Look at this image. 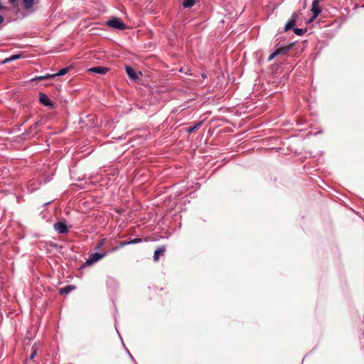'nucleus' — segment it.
Instances as JSON below:
<instances>
[{
  "mask_svg": "<svg viewBox=\"0 0 364 364\" xmlns=\"http://www.w3.org/2000/svg\"><path fill=\"white\" fill-rule=\"evenodd\" d=\"M107 25L109 27L114 28L118 30H124L127 26L122 21L117 17H112L107 21Z\"/></svg>",
  "mask_w": 364,
  "mask_h": 364,
  "instance_id": "nucleus-1",
  "label": "nucleus"
},
{
  "mask_svg": "<svg viewBox=\"0 0 364 364\" xmlns=\"http://www.w3.org/2000/svg\"><path fill=\"white\" fill-rule=\"evenodd\" d=\"M108 252H109L107 251V252H105L103 253H99V252L92 253L89 257V258L87 259L86 263L88 264H94L95 262H96L99 261L100 259H102L103 257H105L108 254Z\"/></svg>",
  "mask_w": 364,
  "mask_h": 364,
  "instance_id": "nucleus-2",
  "label": "nucleus"
},
{
  "mask_svg": "<svg viewBox=\"0 0 364 364\" xmlns=\"http://www.w3.org/2000/svg\"><path fill=\"white\" fill-rule=\"evenodd\" d=\"M311 11L313 16L309 21H313L321 13V9L319 6L318 0H314L311 4Z\"/></svg>",
  "mask_w": 364,
  "mask_h": 364,
  "instance_id": "nucleus-3",
  "label": "nucleus"
},
{
  "mask_svg": "<svg viewBox=\"0 0 364 364\" xmlns=\"http://www.w3.org/2000/svg\"><path fill=\"white\" fill-rule=\"evenodd\" d=\"M298 17L299 13L297 12H295L291 15V18L289 20V21L286 23L284 26V31H287L294 26Z\"/></svg>",
  "mask_w": 364,
  "mask_h": 364,
  "instance_id": "nucleus-4",
  "label": "nucleus"
},
{
  "mask_svg": "<svg viewBox=\"0 0 364 364\" xmlns=\"http://www.w3.org/2000/svg\"><path fill=\"white\" fill-rule=\"evenodd\" d=\"M54 229L60 234H65L68 232L67 225L63 222H58L54 224Z\"/></svg>",
  "mask_w": 364,
  "mask_h": 364,
  "instance_id": "nucleus-5",
  "label": "nucleus"
},
{
  "mask_svg": "<svg viewBox=\"0 0 364 364\" xmlns=\"http://www.w3.org/2000/svg\"><path fill=\"white\" fill-rule=\"evenodd\" d=\"M34 4V0H22V7L29 13L33 11Z\"/></svg>",
  "mask_w": 364,
  "mask_h": 364,
  "instance_id": "nucleus-6",
  "label": "nucleus"
},
{
  "mask_svg": "<svg viewBox=\"0 0 364 364\" xmlns=\"http://www.w3.org/2000/svg\"><path fill=\"white\" fill-rule=\"evenodd\" d=\"M108 70H109L108 68L102 67V66L91 68L88 70V71L90 73H95L101 74V75L106 74Z\"/></svg>",
  "mask_w": 364,
  "mask_h": 364,
  "instance_id": "nucleus-7",
  "label": "nucleus"
},
{
  "mask_svg": "<svg viewBox=\"0 0 364 364\" xmlns=\"http://www.w3.org/2000/svg\"><path fill=\"white\" fill-rule=\"evenodd\" d=\"M125 70H126V73L127 74V75L129 76V77L132 80H136L138 79V75L136 72V70L131 66H126L125 68Z\"/></svg>",
  "mask_w": 364,
  "mask_h": 364,
  "instance_id": "nucleus-8",
  "label": "nucleus"
},
{
  "mask_svg": "<svg viewBox=\"0 0 364 364\" xmlns=\"http://www.w3.org/2000/svg\"><path fill=\"white\" fill-rule=\"evenodd\" d=\"M165 251H166L165 246H160V247H157V249L154 251V260L155 262H158L160 256H162L164 254Z\"/></svg>",
  "mask_w": 364,
  "mask_h": 364,
  "instance_id": "nucleus-9",
  "label": "nucleus"
},
{
  "mask_svg": "<svg viewBox=\"0 0 364 364\" xmlns=\"http://www.w3.org/2000/svg\"><path fill=\"white\" fill-rule=\"evenodd\" d=\"M39 101L42 105L45 106H53V103L46 94L40 95Z\"/></svg>",
  "mask_w": 364,
  "mask_h": 364,
  "instance_id": "nucleus-10",
  "label": "nucleus"
},
{
  "mask_svg": "<svg viewBox=\"0 0 364 364\" xmlns=\"http://www.w3.org/2000/svg\"><path fill=\"white\" fill-rule=\"evenodd\" d=\"M203 123V121H200V122L195 123V124L193 126L188 127L186 129V132L190 134L193 133L196 130L198 129L202 126Z\"/></svg>",
  "mask_w": 364,
  "mask_h": 364,
  "instance_id": "nucleus-11",
  "label": "nucleus"
},
{
  "mask_svg": "<svg viewBox=\"0 0 364 364\" xmlns=\"http://www.w3.org/2000/svg\"><path fill=\"white\" fill-rule=\"evenodd\" d=\"M74 289H75V287L71 286V285H68V286L60 289V294H68L71 291H73Z\"/></svg>",
  "mask_w": 364,
  "mask_h": 364,
  "instance_id": "nucleus-12",
  "label": "nucleus"
},
{
  "mask_svg": "<svg viewBox=\"0 0 364 364\" xmlns=\"http://www.w3.org/2000/svg\"><path fill=\"white\" fill-rule=\"evenodd\" d=\"M129 245V240L128 241H124V242H121L119 244V245H117V246L113 247L112 249L109 250V252H111L116 251V250H119V249H120V248H122V247H124L126 245Z\"/></svg>",
  "mask_w": 364,
  "mask_h": 364,
  "instance_id": "nucleus-13",
  "label": "nucleus"
},
{
  "mask_svg": "<svg viewBox=\"0 0 364 364\" xmlns=\"http://www.w3.org/2000/svg\"><path fill=\"white\" fill-rule=\"evenodd\" d=\"M196 0H183V6L184 8H191L195 4Z\"/></svg>",
  "mask_w": 364,
  "mask_h": 364,
  "instance_id": "nucleus-14",
  "label": "nucleus"
},
{
  "mask_svg": "<svg viewBox=\"0 0 364 364\" xmlns=\"http://www.w3.org/2000/svg\"><path fill=\"white\" fill-rule=\"evenodd\" d=\"M70 70V68H64L60 69L58 73H55V77L65 75Z\"/></svg>",
  "mask_w": 364,
  "mask_h": 364,
  "instance_id": "nucleus-15",
  "label": "nucleus"
},
{
  "mask_svg": "<svg viewBox=\"0 0 364 364\" xmlns=\"http://www.w3.org/2000/svg\"><path fill=\"white\" fill-rule=\"evenodd\" d=\"M107 240L106 238H103L102 240H100L98 242V244L96 246V249L97 250H100L101 248H102L103 246L105 245V244L107 243Z\"/></svg>",
  "mask_w": 364,
  "mask_h": 364,
  "instance_id": "nucleus-16",
  "label": "nucleus"
},
{
  "mask_svg": "<svg viewBox=\"0 0 364 364\" xmlns=\"http://www.w3.org/2000/svg\"><path fill=\"white\" fill-rule=\"evenodd\" d=\"M38 351V347L36 344L33 345L32 346V353L30 355V360H33L34 357L36 356Z\"/></svg>",
  "mask_w": 364,
  "mask_h": 364,
  "instance_id": "nucleus-17",
  "label": "nucleus"
},
{
  "mask_svg": "<svg viewBox=\"0 0 364 364\" xmlns=\"http://www.w3.org/2000/svg\"><path fill=\"white\" fill-rule=\"evenodd\" d=\"M306 31V29H302V28H294V33L298 36H302L303 34H304V33Z\"/></svg>",
  "mask_w": 364,
  "mask_h": 364,
  "instance_id": "nucleus-18",
  "label": "nucleus"
},
{
  "mask_svg": "<svg viewBox=\"0 0 364 364\" xmlns=\"http://www.w3.org/2000/svg\"><path fill=\"white\" fill-rule=\"evenodd\" d=\"M289 50V48H279L276 49L274 51L278 53V55L284 54L287 50Z\"/></svg>",
  "mask_w": 364,
  "mask_h": 364,
  "instance_id": "nucleus-19",
  "label": "nucleus"
},
{
  "mask_svg": "<svg viewBox=\"0 0 364 364\" xmlns=\"http://www.w3.org/2000/svg\"><path fill=\"white\" fill-rule=\"evenodd\" d=\"M19 55H13L11 56H10L9 58L5 59L4 60V63H8V62H10V61H12V60H16V59H18L19 58Z\"/></svg>",
  "mask_w": 364,
  "mask_h": 364,
  "instance_id": "nucleus-20",
  "label": "nucleus"
},
{
  "mask_svg": "<svg viewBox=\"0 0 364 364\" xmlns=\"http://www.w3.org/2000/svg\"><path fill=\"white\" fill-rule=\"evenodd\" d=\"M42 125V123L41 122H36L35 124H33L31 127V130H33L35 133H37L38 131L36 130L37 128L40 126Z\"/></svg>",
  "mask_w": 364,
  "mask_h": 364,
  "instance_id": "nucleus-21",
  "label": "nucleus"
},
{
  "mask_svg": "<svg viewBox=\"0 0 364 364\" xmlns=\"http://www.w3.org/2000/svg\"><path fill=\"white\" fill-rule=\"evenodd\" d=\"M141 242H142V239L141 238H135V239L129 240V245L138 244V243H140Z\"/></svg>",
  "mask_w": 364,
  "mask_h": 364,
  "instance_id": "nucleus-22",
  "label": "nucleus"
},
{
  "mask_svg": "<svg viewBox=\"0 0 364 364\" xmlns=\"http://www.w3.org/2000/svg\"><path fill=\"white\" fill-rule=\"evenodd\" d=\"M46 80L45 75L36 76L31 80V81H41Z\"/></svg>",
  "mask_w": 364,
  "mask_h": 364,
  "instance_id": "nucleus-23",
  "label": "nucleus"
},
{
  "mask_svg": "<svg viewBox=\"0 0 364 364\" xmlns=\"http://www.w3.org/2000/svg\"><path fill=\"white\" fill-rule=\"evenodd\" d=\"M278 55V53L274 51L269 57H268V61L272 60L276 56Z\"/></svg>",
  "mask_w": 364,
  "mask_h": 364,
  "instance_id": "nucleus-24",
  "label": "nucleus"
},
{
  "mask_svg": "<svg viewBox=\"0 0 364 364\" xmlns=\"http://www.w3.org/2000/svg\"><path fill=\"white\" fill-rule=\"evenodd\" d=\"M54 77H55V73L45 75L46 80H49V79L54 78Z\"/></svg>",
  "mask_w": 364,
  "mask_h": 364,
  "instance_id": "nucleus-25",
  "label": "nucleus"
},
{
  "mask_svg": "<svg viewBox=\"0 0 364 364\" xmlns=\"http://www.w3.org/2000/svg\"><path fill=\"white\" fill-rule=\"evenodd\" d=\"M19 0H9V3L11 4L13 6H16L18 4Z\"/></svg>",
  "mask_w": 364,
  "mask_h": 364,
  "instance_id": "nucleus-26",
  "label": "nucleus"
},
{
  "mask_svg": "<svg viewBox=\"0 0 364 364\" xmlns=\"http://www.w3.org/2000/svg\"><path fill=\"white\" fill-rule=\"evenodd\" d=\"M4 21V18L0 15V24H1Z\"/></svg>",
  "mask_w": 364,
  "mask_h": 364,
  "instance_id": "nucleus-27",
  "label": "nucleus"
}]
</instances>
